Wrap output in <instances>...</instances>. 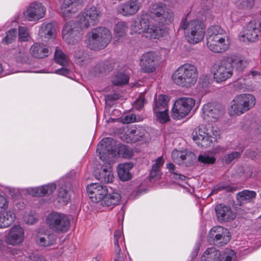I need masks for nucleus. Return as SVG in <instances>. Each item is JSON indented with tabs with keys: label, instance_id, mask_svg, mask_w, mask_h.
Here are the masks:
<instances>
[{
	"label": "nucleus",
	"instance_id": "nucleus-58",
	"mask_svg": "<svg viewBox=\"0 0 261 261\" xmlns=\"http://www.w3.org/2000/svg\"><path fill=\"white\" fill-rule=\"evenodd\" d=\"M173 178L177 182L180 181H186L187 179L186 176L179 174L177 172H174Z\"/></svg>",
	"mask_w": 261,
	"mask_h": 261
},
{
	"label": "nucleus",
	"instance_id": "nucleus-6",
	"mask_svg": "<svg viewBox=\"0 0 261 261\" xmlns=\"http://www.w3.org/2000/svg\"><path fill=\"white\" fill-rule=\"evenodd\" d=\"M192 136L193 140L198 146L206 148L210 146L213 142L217 141L219 131L215 126L202 125L195 129Z\"/></svg>",
	"mask_w": 261,
	"mask_h": 261
},
{
	"label": "nucleus",
	"instance_id": "nucleus-44",
	"mask_svg": "<svg viewBox=\"0 0 261 261\" xmlns=\"http://www.w3.org/2000/svg\"><path fill=\"white\" fill-rule=\"evenodd\" d=\"M198 161L205 164H213L216 161V159L213 156H210L208 154H200L198 156Z\"/></svg>",
	"mask_w": 261,
	"mask_h": 261
},
{
	"label": "nucleus",
	"instance_id": "nucleus-4",
	"mask_svg": "<svg viewBox=\"0 0 261 261\" xmlns=\"http://www.w3.org/2000/svg\"><path fill=\"white\" fill-rule=\"evenodd\" d=\"M174 84L188 88L194 86L198 78V71L195 66L189 63L180 66L172 76Z\"/></svg>",
	"mask_w": 261,
	"mask_h": 261
},
{
	"label": "nucleus",
	"instance_id": "nucleus-8",
	"mask_svg": "<svg viewBox=\"0 0 261 261\" xmlns=\"http://www.w3.org/2000/svg\"><path fill=\"white\" fill-rule=\"evenodd\" d=\"M181 28L185 31L188 41L191 44L201 42L205 34V25L203 22L197 19L189 21H182Z\"/></svg>",
	"mask_w": 261,
	"mask_h": 261
},
{
	"label": "nucleus",
	"instance_id": "nucleus-10",
	"mask_svg": "<svg viewBox=\"0 0 261 261\" xmlns=\"http://www.w3.org/2000/svg\"><path fill=\"white\" fill-rule=\"evenodd\" d=\"M46 224L53 231L57 233L67 232L70 226L69 217L61 213L52 212L48 214L46 219Z\"/></svg>",
	"mask_w": 261,
	"mask_h": 261
},
{
	"label": "nucleus",
	"instance_id": "nucleus-3",
	"mask_svg": "<svg viewBox=\"0 0 261 261\" xmlns=\"http://www.w3.org/2000/svg\"><path fill=\"white\" fill-rule=\"evenodd\" d=\"M230 45V39L226 32L220 27L213 25L207 30L206 45L214 53H223L228 49Z\"/></svg>",
	"mask_w": 261,
	"mask_h": 261
},
{
	"label": "nucleus",
	"instance_id": "nucleus-7",
	"mask_svg": "<svg viewBox=\"0 0 261 261\" xmlns=\"http://www.w3.org/2000/svg\"><path fill=\"white\" fill-rule=\"evenodd\" d=\"M133 33L141 35L147 39H156L162 36L163 31L159 27L151 25L149 18L143 16L131 26Z\"/></svg>",
	"mask_w": 261,
	"mask_h": 261
},
{
	"label": "nucleus",
	"instance_id": "nucleus-21",
	"mask_svg": "<svg viewBox=\"0 0 261 261\" xmlns=\"http://www.w3.org/2000/svg\"><path fill=\"white\" fill-rule=\"evenodd\" d=\"M141 5L140 0H127L118 6L117 11L123 16L130 17L138 12Z\"/></svg>",
	"mask_w": 261,
	"mask_h": 261
},
{
	"label": "nucleus",
	"instance_id": "nucleus-17",
	"mask_svg": "<svg viewBox=\"0 0 261 261\" xmlns=\"http://www.w3.org/2000/svg\"><path fill=\"white\" fill-rule=\"evenodd\" d=\"M24 240V231L19 225H15L9 229L8 234L5 237V242L11 246H18Z\"/></svg>",
	"mask_w": 261,
	"mask_h": 261
},
{
	"label": "nucleus",
	"instance_id": "nucleus-46",
	"mask_svg": "<svg viewBox=\"0 0 261 261\" xmlns=\"http://www.w3.org/2000/svg\"><path fill=\"white\" fill-rule=\"evenodd\" d=\"M74 57L75 58V62L79 64H81L84 61H87L88 59L87 54H84L81 50H79L77 52H75L74 54Z\"/></svg>",
	"mask_w": 261,
	"mask_h": 261
},
{
	"label": "nucleus",
	"instance_id": "nucleus-42",
	"mask_svg": "<svg viewBox=\"0 0 261 261\" xmlns=\"http://www.w3.org/2000/svg\"><path fill=\"white\" fill-rule=\"evenodd\" d=\"M17 30L12 29L7 32L6 36L2 40L3 43L10 44L14 40L16 37Z\"/></svg>",
	"mask_w": 261,
	"mask_h": 261
},
{
	"label": "nucleus",
	"instance_id": "nucleus-47",
	"mask_svg": "<svg viewBox=\"0 0 261 261\" xmlns=\"http://www.w3.org/2000/svg\"><path fill=\"white\" fill-rule=\"evenodd\" d=\"M112 67L109 65L108 62H105L99 64L95 67L96 70L99 73L106 72L111 70Z\"/></svg>",
	"mask_w": 261,
	"mask_h": 261
},
{
	"label": "nucleus",
	"instance_id": "nucleus-41",
	"mask_svg": "<svg viewBox=\"0 0 261 261\" xmlns=\"http://www.w3.org/2000/svg\"><path fill=\"white\" fill-rule=\"evenodd\" d=\"M58 199L59 202L63 204L67 203L70 200V196L68 191L64 188H61L58 192Z\"/></svg>",
	"mask_w": 261,
	"mask_h": 261
},
{
	"label": "nucleus",
	"instance_id": "nucleus-62",
	"mask_svg": "<svg viewBox=\"0 0 261 261\" xmlns=\"http://www.w3.org/2000/svg\"><path fill=\"white\" fill-rule=\"evenodd\" d=\"M250 75H251L252 77H260L259 73L255 70L251 71L250 73Z\"/></svg>",
	"mask_w": 261,
	"mask_h": 261
},
{
	"label": "nucleus",
	"instance_id": "nucleus-33",
	"mask_svg": "<svg viewBox=\"0 0 261 261\" xmlns=\"http://www.w3.org/2000/svg\"><path fill=\"white\" fill-rule=\"evenodd\" d=\"M227 58L238 71H242L248 65V62L244 58L233 55Z\"/></svg>",
	"mask_w": 261,
	"mask_h": 261
},
{
	"label": "nucleus",
	"instance_id": "nucleus-26",
	"mask_svg": "<svg viewBox=\"0 0 261 261\" xmlns=\"http://www.w3.org/2000/svg\"><path fill=\"white\" fill-rule=\"evenodd\" d=\"M148 137L149 134L142 127H133L126 134L125 138L123 139L126 143H133Z\"/></svg>",
	"mask_w": 261,
	"mask_h": 261
},
{
	"label": "nucleus",
	"instance_id": "nucleus-32",
	"mask_svg": "<svg viewBox=\"0 0 261 261\" xmlns=\"http://www.w3.org/2000/svg\"><path fill=\"white\" fill-rule=\"evenodd\" d=\"M48 51V49L45 46L40 43L34 44L30 49L32 55L37 58H43L47 57Z\"/></svg>",
	"mask_w": 261,
	"mask_h": 261
},
{
	"label": "nucleus",
	"instance_id": "nucleus-37",
	"mask_svg": "<svg viewBox=\"0 0 261 261\" xmlns=\"http://www.w3.org/2000/svg\"><path fill=\"white\" fill-rule=\"evenodd\" d=\"M128 31V27L124 22L117 23L114 28L115 37L119 40L123 38Z\"/></svg>",
	"mask_w": 261,
	"mask_h": 261
},
{
	"label": "nucleus",
	"instance_id": "nucleus-2",
	"mask_svg": "<svg viewBox=\"0 0 261 261\" xmlns=\"http://www.w3.org/2000/svg\"><path fill=\"white\" fill-rule=\"evenodd\" d=\"M116 143L111 138L103 139L98 144L97 153L102 161H106V164L102 167V170L97 176V178L105 183L111 182L114 176L112 172V168L110 163V159L116 155Z\"/></svg>",
	"mask_w": 261,
	"mask_h": 261
},
{
	"label": "nucleus",
	"instance_id": "nucleus-61",
	"mask_svg": "<svg viewBox=\"0 0 261 261\" xmlns=\"http://www.w3.org/2000/svg\"><path fill=\"white\" fill-rule=\"evenodd\" d=\"M167 168L169 169L171 173L174 175V172H176L175 170V166L172 163H168L166 165Z\"/></svg>",
	"mask_w": 261,
	"mask_h": 261
},
{
	"label": "nucleus",
	"instance_id": "nucleus-5",
	"mask_svg": "<svg viewBox=\"0 0 261 261\" xmlns=\"http://www.w3.org/2000/svg\"><path fill=\"white\" fill-rule=\"evenodd\" d=\"M112 39L110 30L105 27H97L87 35V46L93 50H100L106 47Z\"/></svg>",
	"mask_w": 261,
	"mask_h": 261
},
{
	"label": "nucleus",
	"instance_id": "nucleus-52",
	"mask_svg": "<svg viewBox=\"0 0 261 261\" xmlns=\"http://www.w3.org/2000/svg\"><path fill=\"white\" fill-rule=\"evenodd\" d=\"M142 119L139 118H137L136 115L131 114L128 115H126L123 119V123H130L134 122L135 121H139Z\"/></svg>",
	"mask_w": 261,
	"mask_h": 261
},
{
	"label": "nucleus",
	"instance_id": "nucleus-50",
	"mask_svg": "<svg viewBox=\"0 0 261 261\" xmlns=\"http://www.w3.org/2000/svg\"><path fill=\"white\" fill-rule=\"evenodd\" d=\"M239 4L241 8L249 9L254 6V0H240Z\"/></svg>",
	"mask_w": 261,
	"mask_h": 261
},
{
	"label": "nucleus",
	"instance_id": "nucleus-53",
	"mask_svg": "<svg viewBox=\"0 0 261 261\" xmlns=\"http://www.w3.org/2000/svg\"><path fill=\"white\" fill-rule=\"evenodd\" d=\"M115 247V261H124V258L119 246Z\"/></svg>",
	"mask_w": 261,
	"mask_h": 261
},
{
	"label": "nucleus",
	"instance_id": "nucleus-35",
	"mask_svg": "<svg viewBox=\"0 0 261 261\" xmlns=\"http://www.w3.org/2000/svg\"><path fill=\"white\" fill-rule=\"evenodd\" d=\"M168 97L164 95H160L158 98L154 99L153 107V112L162 111L168 109Z\"/></svg>",
	"mask_w": 261,
	"mask_h": 261
},
{
	"label": "nucleus",
	"instance_id": "nucleus-27",
	"mask_svg": "<svg viewBox=\"0 0 261 261\" xmlns=\"http://www.w3.org/2000/svg\"><path fill=\"white\" fill-rule=\"evenodd\" d=\"M56 188V186L54 184H49L39 187L28 189V192L34 196H43L51 194L55 190Z\"/></svg>",
	"mask_w": 261,
	"mask_h": 261
},
{
	"label": "nucleus",
	"instance_id": "nucleus-25",
	"mask_svg": "<svg viewBox=\"0 0 261 261\" xmlns=\"http://www.w3.org/2000/svg\"><path fill=\"white\" fill-rule=\"evenodd\" d=\"M172 158L175 163L185 164L187 166H190L196 159L195 154L192 152L179 151L177 150L172 151Z\"/></svg>",
	"mask_w": 261,
	"mask_h": 261
},
{
	"label": "nucleus",
	"instance_id": "nucleus-30",
	"mask_svg": "<svg viewBox=\"0 0 261 261\" xmlns=\"http://www.w3.org/2000/svg\"><path fill=\"white\" fill-rule=\"evenodd\" d=\"M15 220V214L10 210H5L0 212V228H6L14 223Z\"/></svg>",
	"mask_w": 261,
	"mask_h": 261
},
{
	"label": "nucleus",
	"instance_id": "nucleus-38",
	"mask_svg": "<svg viewBox=\"0 0 261 261\" xmlns=\"http://www.w3.org/2000/svg\"><path fill=\"white\" fill-rule=\"evenodd\" d=\"M112 81L115 86H122L128 83L129 77L127 75L119 72L114 76Z\"/></svg>",
	"mask_w": 261,
	"mask_h": 261
},
{
	"label": "nucleus",
	"instance_id": "nucleus-45",
	"mask_svg": "<svg viewBox=\"0 0 261 261\" xmlns=\"http://www.w3.org/2000/svg\"><path fill=\"white\" fill-rule=\"evenodd\" d=\"M241 153L238 151H232L231 153L226 154L223 158V161L226 164L230 163L234 160L238 159Z\"/></svg>",
	"mask_w": 261,
	"mask_h": 261
},
{
	"label": "nucleus",
	"instance_id": "nucleus-51",
	"mask_svg": "<svg viewBox=\"0 0 261 261\" xmlns=\"http://www.w3.org/2000/svg\"><path fill=\"white\" fill-rule=\"evenodd\" d=\"M145 102L144 94L141 93L139 96L135 101L134 107L136 109H140L143 107Z\"/></svg>",
	"mask_w": 261,
	"mask_h": 261
},
{
	"label": "nucleus",
	"instance_id": "nucleus-15",
	"mask_svg": "<svg viewBox=\"0 0 261 261\" xmlns=\"http://www.w3.org/2000/svg\"><path fill=\"white\" fill-rule=\"evenodd\" d=\"M234 252L226 249L223 254L215 247L207 249L202 254L200 261H233Z\"/></svg>",
	"mask_w": 261,
	"mask_h": 261
},
{
	"label": "nucleus",
	"instance_id": "nucleus-59",
	"mask_svg": "<svg viewBox=\"0 0 261 261\" xmlns=\"http://www.w3.org/2000/svg\"><path fill=\"white\" fill-rule=\"evenodd\" d=\"M70 72V70L65 68H62L61 69L56 70L55 71L56 73L65 76L68 75Z\"/></svg>",
	"mask_w": 261,
	"mask_h": 261
},
{
	"label": "nucleus",
	"instance_id": "nucleus-63",
	"mask_svg": "<svg viewBox=\"0 0 261 261\" xmlns=\"http://www.w3.org/2000/svg\"><path fill=\"white\" fill-rule=\"evenodd\" d=\"M5 247L4 242L2 240L0 239V250L3 249Z\"/></svg>",
	"mask_w": 261,
	"mask_h": 261
},
{
	"label": "nucleus",
	"instance_id": "nucleus-57",
	"mask_svg": "<svg viewBox=\"0 0 261 261\" xmlns=\"http://www.w3.org/2000/svg\"><path fill=\"white\" fill-rule=\"evenodd\" d=\"M121 236H122V232L120 230H117L115 231L114 235L115 247H118V246H119L118 242H119V240L121 237Z\"/></svg>",
	"mask_w": 261,
	"mask_h": 261
},
{
	"label": "nucleus",
	"instance_id": "nucleus-28",
	"mask_svg": "<svg viewBox=\"0 0 261 261\" xmlns=\"http://www.w3.org/2000/svg\"><path fill=\"white\" fill-rule=\"evenodd\" d=\"M56 34V25L53 23H43L39 30V35L42 39L53 38Z\"/></svg>",
	"mask_w": 261,
	"mask_h": 261
},
{
	"label": "nucleus",
	"instance_id": "nucleus-12",
	"mask_svg": "<svg viewBox=\"0 0 261 261\" xmlns=\"http://www.w3.org/2000/svg\"><path fill=\"white\" fill-rule=\"evenodd\" d=\"M151 16L159 25H164L171 22L173 13L166 5L162 3L152 4L149 8Z\"/></svg>",
	"mask_w": 261,
	"mask_h": 261
},
{
	"label": "nucleus",
	"instance_id": "nucleus-54",
	"mask_svg": "<svg viewBox=\"0 0 261 261\" xmlns=\"http://www.w3.org/2000/svg\"><path fill=\"white\" fill-rule=\"evenodd\" d=\"M161 177V172L160 169L152 168L150 172V178L159 179Z\"/></svg>",
	"mask_w": 261,
	"mask_h": 261
},
{
	"label": "nucleus",
	"instance_id": "nucleus-49",
	"mask_svg": "<svg viewBox=\"0 0 261 261\" xmlns=\"http://www.w3.org/2000/svg\"><path fill=\"white\" fill-rule=\"evenodd\" d=\"M25 223L28 224H33L37 221L36 217L31 213H26L23 217Z\"/></svg>",
	"mask_w": 261,
	"mask_h": 261
},
{
	"label": "nucleus",
	"instance_id": "nucleus-1",
	"mask_svg": "<svg viewBox=\"0 0 261 261\" xmlns=\"http://www.w3.org/2000/svg\"><path fill=\"white\" fill-rule=\"evenodd\" d=\"M100 16V11L96 7L92 6L85 9L79 16V24L68 21L64 26L63 39L68 44L75 43L83 35L82 30L96 24Z\"/></svg>",
	"mask_w": 261,
	"mask_h": 261
},
{
	"label": "nucleus",
	"instance_id": "nucleus-19",
	"mask_svg": "<svg viewBox=\"0 0 261 261\" xmlns=\"http://www.w3.org/2000/svg\"><path fill=\"white\" fill-rule=\"evenodd\" d=\"M46 8L41 3L34 2L29 5L23 12L24 17L29 21L38 20L43 18Z\"/></svg>",
	"mask_w": 261,
	"mask_h": 261
},
{
	"label": "nucleus",
	"instance_id": "nucleus-11",
	"mask_svg": "<svg viewBox=\"0 0 261 261\" xmlns=\"http://www.w3.org/2000/svg\"><path fill=\"white\" fill-rule=\"evenodd\" d=\"M195 104V100L191 97H183L178 98L171 110V117L174 119L180 120L190 113Z\"/></svg>",
	"mask_w": 261,
	"mask_h": 261
},
{
	"label": "nucleus",
	"instance_id": "nucleus-64",
	"mask_svg": "<svg viewBox=\"0 0 261 261\" xmlns=\"http://www.w3.org/2000/svg\"><path fill=\"white\" fill-rule=\"evenodd\" d=\"M2 71H3V68H2V65L0 64V74L2 72Z\"/></svg>",
	"mask_w": 261,
	"mask_h": 261
},
{
	"label": "nucleus",
	"instance_id": "nucleus-18",
	"mask_svg": "<svg viewBox=\"0 0 261 261\" xmlns=\"http://www.w3.org/2000/svg\"><path fill=\"white\" fill-rule=\"evenodd\" d=\"M158 60L157 54L153 51L144 53L141 56L140 66L145 73H152L155 71Z\"/></svg>",
	"mask_w": 261,
	"mask_h": 261
},
{
	"label": "nucleus",
	"instance_id": "nucleus-60",
	"mask_svg": "<svg viewBox=\"0 0 261 261\" xmlns=\"http://www.w3.org/2000/svg\"><path fill=\"white\" fill-rule=\"evenodd\" d=\"M225 149L223 147H221L219 146L214 147L212 150V153L214 154L219 153L220 152H224Z\"/></svg>",
	"mask_w": 261,
	"mask_h": 261
},
{
	"label": "nucleus",
	"instance_id": "nucleus-39",
	"mask_svg": "<svg viewBox=\"0 0 261 261\" xmlns=\"http://www.w3.org/2000/svg\"><path fill=\"white\" fill-rule=\"evenodd\" d=\"M55 60L57 63L63 66H66L68 64V61L66 56L61 50L57 49L56 50Z\"/></svg>",
	"mask_w": 261,
	"mask_h": 261
},
{
	"label": "nucleus",
	"instance_id": "nucleus-9",
	"mask_svg": "<svg viewBox=\"0 0 261 261\" xmlns=\"http://www.w3.org/2000/svg\"><path fill=\"white\" fill-rule=\"evenodd\" d=\"M255 101V97L251 94L237 95L232 101V104L228 109V113L231 116H240L253 108Z\"/></svg>",
	"mask_w": 261,
	"mask_h": 261
},
{
	"label": "nucleus",
	"instance_id": "nucleus-36",
	"mask_svg": "<svg viewBox=\"0 0 261 261\" xmlns=\"http://www.w3.org/2000/svg\"><path fill=\"white\" fill-rule=\"evenodd\" d=\"M256 194L253 191L243 190L237 194V198L241 203L250 202L256 197Z\"/></svg>",
	"mask_w": 261,
	"mask_h": 261
},
{
	"label": "nucleus",
	"instance_id": "nucleus-29",
	"mask_svg": "<svg viewBox=\"0 0 261 261\" xmlns=\"http://www.w3.org/2000/svg\"><path fill=\"white\" fill-rule=\"evenodd\" d=\"M133 167V164L132 163H125L120 164L117 167V173L119 177L122 181L129 180L132 174L130 170Z\"/></svg>",
	"mask_w": 261,
	"mask_h": 261
},
{
	"label": "nucleus",
	"instance_id": "nucleus-24",
	"mask_svg": "<svg viewBox=\"0 0 261 261\" xmlns=\"http://www.w3.org/2000/svg\"><path fill=\"white\" fill-rule=\"evenodd\" d=\"M87 191L90 198L95 203H99L103 197L108 193L105 187L99 184H91L87 187Z\"/></svg>",
	"mask_w": 261,
	"mask_h": 261
},
{
	"label": "nucleus",
	"instance_id": "nucleus-14",
	"mask_svg": "<svg viewBox=\"0 0 261 261\" xmlns=\"http://www.w3.org/2000/svg\"><path fill=\"white\" fill-rule=\"evenodd\" d=\"M202 118L207 122H216L224 113V107L220 105L208 102L204 105L202 108Z\"/></svg>",
	"mask_w": 261,
	"mask_h": 261
},
{
	"label": "nucleus",
	"instance_id": "nucleus-13",
	"mask_svg": "<svg viewBox=\"0 0 261 261\" xmlns=\"http://www.w3.org/2000/svg\"><path fill=\"white\" fill-rule=\"evenodd\" d=\"M211 70L214 80L217 83H221L226 81L232 76L233 67L227 58L214 64Z\"/></svg>",
	"mask_w": 261,
	"mask_h": 261
},
{
	"label": "nucleus",
	"instance_id": "nucleus-16",
	"mask_svg": "<svg viewBox=\"0 0 261 261\" xmlns=\"http://www.w3.org/2000/svg\"><path fill=\"white\" fill-rule=\"evenodd\" d=\"M228 230L222 226L213 227L209 232L208 241L217 246H223L230 240Z\"/></svg>",
	"mask_w": 261,
	"mask_h": 261
},
{
	"label": "nucleus",
	"instance_id": "nucleus-43",
	"mask_svg": "<svg viewBox=\"0 0 261 261\" xmlns=\"http://www.w3.org/2000/svg\"><path fill=\"white\" fill-rule=\"evenodd\" d=\"M18 38L20 41H27L29 38L28 29L25 27H19L18 28Z\"/></svg>",
	"mask_w": 261,
	"mask_h": 261
},
{
	"label": "nucleus",
	"instance_id": "nucleus-56",
	"mask_svg": "<svg viewBox=\"0 0 261 261\" xmlns=\"http://www.w3.org/2000/svg\"><path fill=\"white\" fill-rule=\"evenodd\" d=\"M119 98V95L117 93L108 94L105 96V101L107 103L109 102H112L117 100Z\"/></svg>",
	"mask_w": 261,
	"mask_h": 261
},
{
	"label": "nucleus",
	"instance_id": "nucleus-34",
	"mask_svg": "<svg viewBox=\"0 0 261 261\" xmlns=\"http://www.w3.org/2000/svg\"><path fill=\"white\" fill-rule=\"evenodd\" d=\"M55 241V237L53 234L47 233L39 232L37 236V242L42 246H49L52 245Z\"/></svg>",
	"mask_w": 261,
	"mask_h": 261
},
{
	"label": "nucleus",
	"instance_id": "nucleus-48",
	"mask_svg": "<svg viewBox=\"0 0 261 261\" xmlns=\"http://www.w3.org/2000/svg\"><path fill=\"white\" fill-rule=\"evenodd\" d=\"M9 202L4 195L0 194V212L8 209Z\"/></svg>",
	"mask_w": 261,
	"mask_h": 261
},
{
	"label": "nucleus",
	"instance_id": "nucleus-20",
	"mask_svg": "<svg viewBox=\"0 0 261 261\" xmlns=\"http://www.w3.org/2000/svg\"><path fill=\"white\" fill-rule=\"evenodd\" d=\"M82 0H64L60 8V13L65 19L72 17L82 8Z\"/></svg>",
	"mask_w": 261,
	"mask_h": 261
},
{
	"label": "nucleus",
	"instance_id": "nucleus-40",
	"mask_svg": "<svg viewBox=\"0 0 261 261\" xmlns=\"http://www.w3.org/2000/svg\"><path fill=\"white\" fill-rule=\"evenodd\" d=\"M156 120L161 123H165L169 120L168 109L154 112Z\"/></svg>",
	"mask_w": 261,
	"mask_h": 261
},
{
	"label": "nucleus",
	"instance_id": "nucleus-55",
	"mask_svg": "<svg viewBox=\"0 0 261 261\" xmlns=\"http://www.w3.org/2000/svg\"><path fill=\"white\" fill-rule=\"evenodd\" d=\"M164 163V160L163 156H160L156 159L155 163L152 165V168L160 169L163 165Z\"/></svg>",
	"mask_w": 261,
	"mask_h": 261
},
{
	"label": "nucleus",
	"instance_id": "nucleus-22",
	"mask_svg": "<svg viewBox=\"0 0 261 261\" xmlns=\"http://www.w3.org/2000/svg\"><path fill=\"white\" fill-rule=\"evenodd\" d=\"M261 23L257 20H251L244 29L243 34L241 36L240 40L245 41V38L250 42H254L258 39V35L260 32Z\"/></svg>",
	"mask_w": 261,
	"mask_h": 261
},
{
	"label": "nucleus",
	"instance_id": "nucleus-31",
	"mask_svg": "<svg viewBox=\"0 0 261 261\" xmlns=\"http://www.w3.org/2000/svg\"><path fill=\"white\" fill-rule=\"evenodd\" d=\"M121 196L116 192H113L109 194H106L99 203L104 207H113L118 204L120 201Z\"/></svg>",
	"mask_w": 261,
	"mask_h": 261
},
{
	"label": "nucleus",
	"instance_id": "nucleus-23",
	"mask_svg": "<svg viewBox=\"0 0 261 261\" xmlns=\"http://www.w3.org/2000/svg\"><path fill=\"white\" fill-rule=\"evenodd\" d=\"M215 211L217 219L221 222H229L236 218V213L228 205L218 204L215 207Z\"/></svg>",
	"mask_w": 261,
	"mask_h": 261
}]
</instances>
